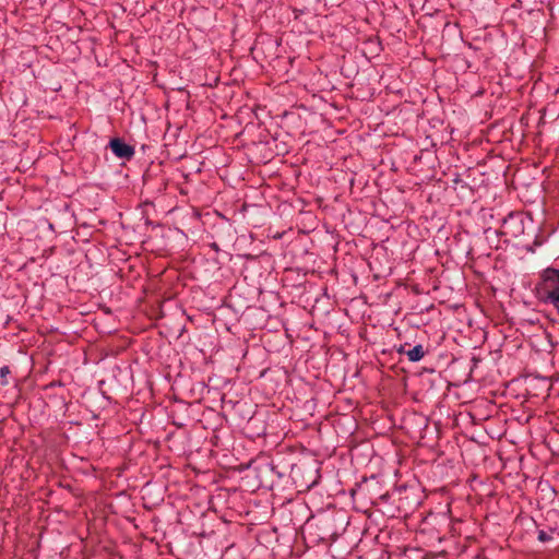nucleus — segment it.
<instances>
[{
    "label": "nucleus",
    "instance_id": "f257e3e1",
    "mask_svg": "<svg viewBox=\"0 0 559 559\" xmlns=\"http://www.w3.org/2000/svg\"><path fill=\"white\" fill-rule=\"evenodd\" d=\"M535 295L540 302L552 306L559 313V269L549 266L540 272Z\"/></svg>",
    "mask_w": 559,
    "mask_h": 559
},
{
    "label": "nucleus",
    "instance_id": "f03ea898",
    "mask_svg": "<svg viewBox=\"0 0 559 559\" xmlns=\"http://www.w3.org/2000/svg\"><path fill=\"white\" fill-rule=\"evenodd\" d=\"M500 234L510 237L518 238L524 234V223L520 213H510L503 218Z\"/></svg>",
    "mask_w": 559,
    "mask_h": 559
},
{
    "label": "nucleus",
    "instance_id": "7ed1b4c3",
    "mask_svg": "<svg viewBox=\"0 0 559 559\" xmlns=\"http://www.w3.org/2000/svg\"><path fill=\"white\" fill-rule=\"evenodd\" d=\"M109 147L112 153L118 157L126 160L132 159L135 154L134 147L127 144L120 138H114L109 142Z\"/></svg>",
    "mask_w": 559,
    "mask_h": 559
},
{
    "label": "nucleus",
    "instance_id": "20e7f679",
    "mask_svg": "<svg viewBox=\"0 0 559 559\" xmlns=\"http://www.w3.org/2000/svg\"><path fill=\"white\" fill-rule=\"evenodd\" d=\"M399 353L405 354L407 356L408 360L412 362L421 360L426 354L423 345H420V344L416 345L415 347H413L412 349H408V350H405V346H401V348L399 349Z\"/></svg>",
    "mask_w": 559,
    "mask_h": 559
},
{
    "label": "nucleus",
    "instance_id": "39448f33",
    "mask_svg": "<svg viewBox=\"0 0 559 559\" xmlns=\"http://www.w3.org/2000/svg\"><path fill=\"white\" fill-rule=\"evenodd\" d=\"M10 368L8 366H3L0 368V378L2 385H7L9 383L8 376L10 374Z\"/></svg>",
    "mask_w": 559,
    "mask_h": 559
},
{
    "label": "nucleus",
    "instance_id": "423d86ee",
    "mask_svg": "<svg viewBox=\"0 0 559 559\" xmlns=\"http://www.w3.org/2000/svg\"><path fill=\"white\" fill-rule=\"evenodd\" d=\"M537 538H538L539 542L546 543V542H549L551 539V535H549L547 532L542 530V531L538 532Z\"/></svg>",
    "mask_w": 559,
    "mask_h": 559
}]
</instances>
